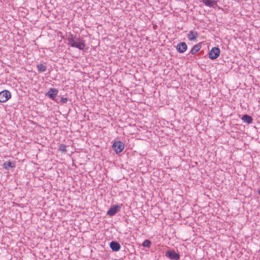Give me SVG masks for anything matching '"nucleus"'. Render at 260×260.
Segmentation results:
<instances>
[{"label": "nucleus", "instance_id": "obj_1", "mask_svg": "<svg viewBox=\"0 0 260 260\" xmlns=\"http://www.w3.org/2000/svg\"><path fill=\"white\" fill-rule=\"evenodd\" d=\"M67 40L68 45L72 47L78 48L80 50H83L85 47V41L82 38L77 37L76 35L70 34Z\"/></svg>", "mask_w": 260, "mask_h": 260}, {"label": "nucleus", "instance_id": "obj_2", "mask_svg": "<svg viewBox=\"0 0 260 260\" xmlns=\"http://www.w3.org/2000/svg\"><path fill=\"white\" fill-rule=\"evenodd\" d=\"M112 147L115 153L116 154H119L124 149V144L120 141H117L114 142Z\"/></svg>", "mask_w": 260, "mask_h": 260}, {"label": "nucleus", "instance_id": "obj_3", "mask_svg": "<svg viewBox=\"0 0 260 260\" xmlns=\"http://www.w3.org/2000/svg\"><path fill=\"white\" fill-rule=\"evenodd\" d=\"M122 206V204H117L111 206L107 212V215L110 216L115 215L117 213L120 211Z\"/></svg>", "mask_w": 260, "mask_h": 260}, {"label": "nucleus", "instance_id": "obj_4", "mask_svg": "<svg viewBox=\"0 0 260 260\" xmlns=\"http://www.w3.org/2000/svg\"><path fill=\"white\" fill-rule=\"evenodd\" d=\"M220 53V49L218 47H214L209 52V58L210 59L214 60L217 58Z\"/></svg>", "mask_w": 260, "mask_h": 260}, {"label": "nucleus", "instance_id": "obj_5", "mask_svg": "<svg viewBox=\"0 0 260 260\" xmlns=\"http://www.w3.org/2000/svg\"><path fill=\"white\" fill-rule=\"evenodd\" d=\"M165 255L171 260H179L180 257L179 253L176 252L174 250L167 251Z\"/></svg>", "mask_w": 260, "mask_h": 260}, {"label": "nucleus", "instance_id": "obj_6", "mask_svg": "<svg viewBox=\"0 0 260 260\" xmlns=\"http://www.w3.org/2000/svg\"><path fill=\"white\" fill-rule=\"evenodd\" d=\"M58 93V90L54 88H51L48 91L45 93V95L48 96L51 100L55 101L57 100L56 98Z\"/></svg>", "mask_w": 260, "mask_h": 260}, {"label": "nucleus", "instance_id": "obj_7", "mask_svg": "<svg viewBox=\"0 0 260 260\" xmlns=\"http://www.w3.org/2000/svg\"><path fill=\"white\" fill-rule=\"evenodd\" d=\"M11 97V94L9 90H4L0 92V102L4 103L7 102Z\"/></svg>", "mask_w": 260, "mask_h": 260}, {"label": "nucleus", "instance_id": "obj_8", "mask_svg": "<svg viewBox=\"0 0 260 260\" xmlns=\"http://www.w3.org/2000/svg\"><path fill=\"white\" fill-rule=\"evenodd\" d=\"M176 49L179 53H183L187 50V45L185 42H180L176 45Z\"/></svg>", "mask_w": 260, "mask_h": 260}, {"label": "nucleus", "instance_id": "obj_9", "mask_svg": "<svg viewBox=\"0 0 260 260\" xmlns=\"http://www.w3.org/2000/svg\"><path fill=\"white\" fill-rule=\"evenodd\" d=\"M110 247L113 251L117 252L120 249L121 246L118 242L112 241L110 243Z\"/></svg>", "mask_w": 260, "mask_h": 260}, {"label": "nucleus", "instance_id": "obj_10", "mask_svg": "<svg viewBox=\"0 0 260 260\" xmlns=\"http://www.w3.org/2000/svg\"><path fill=\"white\" fill-rule=\"evenodd\" d=\"M202 47V43H199L194 45L190 51V53L192 55H195L197 53L200 51Z\"/></svg>", "mask_w": 260, "mask_h": 260}, {"label": "nucleus", "instance_id": "obj_11", "mask_svg": "<svg viewBox=\"0 0 260 260\" xmlns=\"http://www.w3.org/2000/svg\"><path fill=\"white\" fill-rule=\"evenodd\" d=\"M198 36V33L197 31L190 30L187 35V38L189 41H194Z\"/></svg>", "mask_w": 260, "mask_h": 260}, {"label": "nucleus", "instance_id": "obj_12", "mask_svg": "<svg viewBox=\"0 0 260 260\" xmlns=\"http://www.w3.org/2000/svg\"><path fill=\"white\" fill-rule=\"evenodd\" d=\"M202 2L207 6L215 7L217 6V2L212 0H202Z\"/></svg>", "mask_w": 260, "mask_h": 260}, {"label": "nucleus", "instance_id": "obj_13", "mask_svg": "<svg viewBox=\"0 0 260 260\" xmlns=\"http://www.w3.org/2000/svg\"><path fill=\"white\" fill-rule=\"evenodd\" d=\"M241 119L243 122L247 124L251 123L253 121L252 117L248 114H244V115H243V116L241 118Z\"/></svg>", "mask_w": 260, "mask_h": 260}, {"label": "nucleus", "instance_id": "obj_14", "mask_svg": "<svg viewBox=\"0 0 260 260\" xmlns=\"http://www.w3.org/2000/svg\"><path fill=\"white\" fill-rule=\"evenodd\" d=\"M15 167L14 162H11L10 161H6L3 165V168L5 169L8 170L9 168H13Z\"/></svg>", "mask_w": 260, "mask_h": 260}, {"label": "nucleus", "instance_id": "obj_15", "mask_svg": "<svg viewBox=\"0 0 260 260\" xmlns=\"http://www.w3.org/2000/svg\"><path fill=\"white\" fill-rule=\"evenodd\" d=\"M37 68L38 71L41 73L44 72L47 70L46 66L42 63L38 64L37 66Z\"/></svg>", "mask_w": 260, "mask_h": 260}, {"label": "nucleus", "instance_id": "obj_16", "mask_svg": "<svg viewBox=\"0 0 260 260\" xmlns=\"http://www.w3.org/2000/svg\"><path fill=\"white\" fill-rule=\"evenodd\" d=\"M151 245V242L149 240H145L142 244V246L147 248H150Z\"/></svg>", "mask_w": 260, "mask_h": 260}, {"label": "nucleus", "instance_id": "obj_17", "mask_svg": "<svg viewBox=\"0 0 260 260\" xmlns=\"http://www.w3.org/2000/svg\"><path fill=\"white\" fill-rule=\"evenodd\" d=\"M69 99L67 98H61L60 99H57L56 101L57 103H62V104H66L69 101Z\"/></svg>", "mask_w": 260, "mask_h": 260}, {"label": "nucleus", "instance_id": "obj_18", "mask_svg": "<svg viewBox=\"0 0 260 260\" xmlns=\"http://www.w3.org/2000/svg\"><path fill=\"white\" fill-rule=\"evenodd\" d=\"M66 147L64 144H61L59 145L58 150L62 153H66L67 151Z\"/></svg>", "mask_w": 260, "mask_h": 260}, {"label": "nucleus", "instance_id": "obj_19", "mask_svg": "<svg viewBox=\"0 0 260 260\" xmlns=\"http://www.w3.org/2000/svg\"><path fill=\"white\" fill-rule=\"evenodd\" d=\"M200 54H204V52H203V51H200Z\"/></svg>", "mask_w": 260, "mask_h": 260}, {"label": "nucleus", "instance_id": "obj_20", "mask_svg": "<svg viewBox=\"0 0 260 260\" xmlns=\"http://www.w3.org/2000/svg\"><path fill=\"white\" fill-rule=\"evenodd\" d=\"M258 194L260 195V189H258Z\"/></svg>", "mask_w": 260, "mask_h": 260}]
</instances>
